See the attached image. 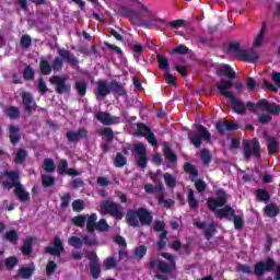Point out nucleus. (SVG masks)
Wrapping results in <instances>:
<instances>
[{
    "label": "nucleus",
    "instance_id": "32",
    "mask_svg": "<svg viewBox=\"0 0 280 280\" xmlns=\"http://www.w3.org/2000/svg\"><path fill=\"white\" fill-rule=\"evenodd\" d=\"M86 231L88 233H95L97 226V214L92 213L90 217H86Z\"/></svg>",
    "mask_w": 280,
    "mask_h": 280
},
{
    "label": "nucleus",
    "instance_id": "33",
    "mask_svg": "<svg viewBox=\"0 0 280 280\" xmlns=\"http://www.w3.org/2000/svg\"><path fill=\"white\" fill-rule=\"evenodd\" d=\"M267 150H268V154L272 155V154H277V152H279V141H277V139L267 136Z\"/></svg>",
    "mask_w": 280,
    "mask_h": 280
},
{
    "label": "nucleus",
    "instance_id": "28",
    "mask_svg": "<svg viewBox=\"0 0 280 280\" xmlns=\"http://www.w3.org/2000/svg\"><path fill=\"white\" fill-rule=\"evenodd\" d=\"M158 270L164 275H172V272L176 270V262H165L163 260H159Z\"/></svg>",
    "mask_w": 280,
    "mask_h": 280
},
{
    "label": "nucleus",
    "instance_id": "44",
    "mask_svg": "<svg viewBox=\"0 0 280 280\" xmlns=\"http://www.w3.org/2000/svg\"><path fill=\"white\" fill-rule=\"evenodd\" d=\"M156 60L160 69H162L163 71H170V61H167V58L165 56L158 54Z\"/></svg>",
    "mask_w": 280,
    "mask_h": 280
},
{
    "label": "nucleus",
    "instance_id": "24",
    "mask_svg": "<svg viewBox=\"0 0 280 280\" xmlns=\"http://www.w3.org/2000/svg\"><path fill=\"white\" fill-rule=\"evenodd\" d=\"M184 172H186V174H189V179L191 180V183L198 180V176H200V173L198 172V168H196V165L189 162L184 164Z\"/></svg>",
    "mask_w": 280,
    "mask_h": 280
},
{
    "label": "nucleus",
    "instance_id": "4",
    "mask_svg": "<svg viewBox=\"0 0 280 280\" xmlns=\"http://www.w3.org/2000/svg\"><path fill=\"white\" fill-rule=\"evenodd\" d=\"M140 10L141 12H144V16L148 18V20H139L138 21V27H144L145 30H163V25H165V20L156 16L154 12H152L148 5L140 2Z\"/></svg>",
    "mask_w": 280,
    "mask_h": 280
},
{
    "label": "nucleus",
    "instance_id": "54",
    "mask_svg": "<svg viewBox=\"0 0 280 280\" xmlns=\"http://www.w3.org/2000/svg\"><path fill=\"white\" fill-rule=\"evenodd\" d=\"M44 170L48 174H54V172H56V163L54 162L52 159H45L44 160Z\"/></svg>",
    "mask_w": 280,
    "mask_h": 280
},
{
    "label": "nucleus",
    "instance_id": "60",
    "mask_svg": "<svg viewBox=\"0 0 280 280\" xmlns=\"http://www.w3.org/2000/svg\"><path fill=\"white\" fill-rule=\"evenodd\" d=\"M174 199H165V195L162 194L158 199V205H163L164 209H170L174 205Z\"/></svg>",
    "mask_w": 280,
    "mask_h": 280
},
{
    "label": "nucleus",
    "instance_id": "39",
    "mask_svg": "<svg viewBox=\"0 0 280 280\" xmlns=\"http://www.w3.org/2000/svg\"><path fill=\"white\" fill-rule=\"evenodd\" d=\"M200 160L203 165H210L211 161H213V155L211 154V151H209L208 149H202L200 151Z\"/></svg>",
    "mask_w": 280,
    "mask_h": 280
},
{
    "label": "nucleus",
    "instance_id": "45",
    "mask_svg": "<svg viewBox=\"0 0 280 280\" xmlns=\"http://www.w3.org/2000/svg\"><path fill=\"white\" fill-rule=\"evenodd\" d=\"M74 89L80 97H84L86 95V82L85 81H77L74 83Z\"/></svg>",
    "mask_w": 280,
    "mask_h": 280
},
{
    "label": "nucleus",
    "instance_id": "37",
    "mask_svg": "<svg viewBox=\"0 0 280 280\" xmlns=\"http://www.w3.org/2000/svg\"><path fill=\"white\" fill-rule=\"evenodd\" d=\"M151 132H152V129H150V127H148L143 122H138L137 129H136V137H145Z\"/></svg>",
    "mask_w": 280,
    "mask_h": 280
},
{
    "label": "nucleus",
    "instance_id": "40",
    "mask_svg": "<svg viewBox=\"0 0 280 280\" xmlns=\"http://www.w3.org/2000/svg\"><path fill=\"white\" fill-rule=\"evenodd\" d=\"M3 240L10 242V244H19V234L16 230H10L3 235Z\"/></svg>",
    "mask_w": 280,
    "mask_h": 280
},
{
    "label": "nucleus",
    "instance_id": "7",
    "mask_svg": "<svg viewBox=\"0 0 280 280\" xmlns=\"http://www.w3.org/2000/svg\"><path fill=\"white\" fill-rule=\"evenodd\" d=\"M228 51H230V54H235L236 60H241L242 62L254 63L259 60V55L256 51L240 49V43H230L228 46Z\"/></svg>",
    "mask_w": 280,
    "mask_h": 280
},
{
    "label": "nucleus",
    "instance_id": "16",
    "mask_svg": "<svg viewBox=\"0 0 280 280\" xmlns=\"http://www.w3.org/2000/svg\"><path fill=\"white\" fill-rule=\"evenodd\" d=\"M22 103L24 106L25 113L32 115V110H36V101H34V96L30 92L22 93Z\"/></svg>",
    "mask_w": 280,
    "mask_h": 280
},
{
    "label": "nucleus",
    "instance_id": "25",
    "mask_svg": "<svg viewBox=\"0 0 280 280\" xmlns=\"http://www.w3.org/2000/svg\"><path fill=\"white\" fill-rule=\"evenodd\" d=\"M163 154L166 161H170V163H178V156L176 155V153H174V151L170 147V143L167 142H164L163 144Z\"/></svg>",
    "mask_w": 280,
    "mask_h": 280
},
{
    "label": "nucleus",
    "instance_id": "26",
    "mask_svg": "<svg viewBox=\"0 0 280 280\" xmlns=\"http://www.w3.org/2000/svg\"><path fill=\"white\" fill-rule=\"evenodd\" d=\"M96 95H98L100 97H106V95H110V85L108 86V82L106 80L97 81Z\"/></svg>",
    "mask_w": 280,
    "mask_h": 280
},
{
    "label": "nucleus",
    "instance_id": "41",
    "mask_svg": "<svg viewBox=\"0 0 280 280\" xmlns=\"http://www.w3.org/2000/svg\"><path fill=\"white\" fill-rule=\"evenodd\" d=\"M133 255H135L136 259L141 261V259H143V257H145V255H148V247L145 245L137 246L133 250Z\"/></svg>",
    "mask_w": 280,
    "mask_h": 280
},
{
    "label": "nucleus",
    "instance_id": "30",
    "mask_svg": "<svg viewBox=\"0 0 280 280\" xmlns=\"http://www.w3.org/2000/svg\"><path fill=\"white\" fill-rule=\"evenodd\" d=\"M34 250V238L33 237H27L21 248L22 255L25 257H30Z\"/></svg>",
    "mask_w": 280,
    "mask_h": 280
},
{
    "label": "nucleus",
    "instance_id": "52",
    "mask_svg": "<svg viewBox=\"0 0 280 280\" xmlns=\"http://www.w3.org/2000/svg\"><path fill=\"white\" fill-rule=\"evenodd\" d=\"M132 54H133V58L137 61L141 60V57L143 56V45H141V44H133V46H132Z\"/></svg>",
    "mask_w": 280,
    "mask_h": 280
},
{
    "label": "nucleus",
    "instance_id": "22",
    "mask_svg": "<svg viewBox=\"0 0 280 280\" xmlns=\"http://www.w3.org/2000/svg\"><path fill=\"white\" fill-rule=\"evenodd\" d=\"M9 139L12 145H16L21 141V127L11 125L9 127Z\"/></svg>",
    "mask_w": 280,
    "mask_h": 280
},
{
    "label": "nucleus",
    "instance_id": "36",
    "mask_svg": "<svg viewBox=\"0 0 280 280\" xmlns=\"http://www.w3.org/2000/svg\"><path fill=\"white\" fill-rule=\"evenodd\" d=\"M187 200L189 209H198L200 202L196 199V192L191 188L188 190Z\"/></svg>",
    "mask_w": 280,
    "mask_h": 280
},
{
    "label": "nucleus",
    "instance_id": "27",
    "mask_svg": "<svg viewBox=\"0 0 280 280\" xmlns=\"http://www.w3.org/2000/svg\"><path fill=\"white\" fill-rule=\"evenodd\" d=\"M35 271L36 267L34 264L28 267H22L18 270V277H20V279H32Z\"/></svg>",
    "mask_w": 280,
    "mask_h": 280
},
{
    "label": "nucleus",
    "instance_id": "64",
    "mask_svg": "<svg viewBox=\"0 0 280 280\" xmlns=\"http://www.w3.org/2000/svg\"><path fill=\"white\" fill-rule=\"evenodd\" d=\"M71 202V192H67L61 197L60 209H67Z\"/></svg>",
    "mask_w": 280,
    "mask_h": 280
},
{
    "label": "nucleus",
    "instance_id": "1",
    "mask_svg": "<svg viewBox=\"0 0 280 280\" xmlns=\"http://www.w3.org/2000/svg\"><path fill=\"white\" fill-rule=\"evenodd\" d=\"M215 196L217 198L209 197L207 199L208 209H210V211H215V209L223 207L215 212V215L217 218H226V220L231 222L233 220V215H235V210L230 205H226L229 201L226 190L219 188L215 191Z\"/></svg>",
    "mask_w": 280,
    "mask_h": 280
},
{
    "label": "nucleus",
    "instance_id": "48",
    "mask_svg": "<svg viewBox=\"0 0 280 280\" xmlns=\"http://www.w3.org/2000/svg\"><path fill=\"white\" fill-rule=\"evenodd\" d=\"M272 117H275V115L270 113H261L258 115V124H260L261 126H268V124L272 121Z\"/></svg>",
    "mask_w": 280,
    "mask_h": 280
},
{
    "label": "nucleus",
    "instance_id": "46",
    "mask_svg": "<svg viewBox=\"0 0 280 280\" xmlns=\"http://www.w3.org/2000/svg\"><path fill=\"white\" fill-rule=\"evenodd\" d=\"M168 242H170V240L167 238V232H166V230H164L163 232H161V234L159 236L158 250H163V248H165V246H167Z\"/></svg>",
    "mask_w": 280,
    "mask_h": 280
},
{
    "label": "nucleus",
    "instance_id": "31",
    "mask_svg": "<svg viewBox=\"0 0 280 280\" xmlns=\"http://www.w3.org/2000/svg\"><path fill=\"white\" fill-rule=\"evenodd\" d=\"M264 213L267 218H277L279 215V206L277 203H269L265 206Z\"/></svg>",
    "mask_w": 280,
    "mask_h": 280
},
{
    "label": "nucleus",
    "instance_id": "35",
    "mask_svg": "<svg viewBox=\"0 0 280 280\" xmlns=\"http://www.w3.org/2000/svg\"><path fill=\"white\" fill-rule=\"evenodd\" d=\"M3 174L8 178L4 183H21V173L19 171H4Z\"/></svg>",
    "mask_w": 280,
    "mask_h": 280
},
{
    "label": "nucleus",
    "instance_id": "56",
    "mask_svg": "<svg viewBox=\"0 0 280 280\" xmlns=\"http://www.w3.org/2000/svg\"><path fill=\"white\" fill-rule=\"evenodd\" d=\"M42 185L43 187H54L56 185V178L49 175H42Z\"/></svg>",
    "mask_w": 280,
    "mask_h": 280
},
{
    "label": "nucleus",
    "instance_id": "9",
    "mask_svg": "<svg viewBox=\"0 0 280 280\" xmlns=\"http://www.w3.org/2000/svg\"><path fill=\"white\" fill-rule=\"evenodd\" d=\"M101 212L104 215H112L116 220H124V212H121V206L115 201L105 200L101 203Z\"/></svg>",
    "mask_w": 280,
    "mask_h": 280
},
{
    "label": "nucleus",
    "instance_id": "55",
    "mask_svg": "<svg viewBox=\"0 0 280 280\" xmlns=\"http://www.w3.org/2000/svg\"><path fill=\"white\" fill-rule=\"evenodd\" d=\"M20 46L22 49H30V47H32V36H30V34L22 35Z\"/></svg>",
    "mask_w": 280,
    "mask_h": 280
},
{
    "label": "nucleus",
    "instance_id": "19",
    "mask_svg": "<svg viewBox=\"0 0 280 280\" xmlns=\"http://www.w3.org/2000/svg\"><path fill=\"white\" fill-rule=\"evenodd\" d=\"M58 55L60 56V58L66 60L68 65H70V67H75V65L80 63V60L77 59L75 55H73L71 50L60 48L58 49Z\"/></svg>",
    "mask_w": 280,
    "mask_h": 280
},
{
    "label": "nucleus",
    "instance_id": "53",
    "mask_svg": "<svg viewBox=\"0 0 280 280\" xmlns=\"http://www.w3.org/2000/svg\"><path fill=\"white\" fill-rule=\"evenodd\" d=\"M165 185L170 188V189H174V187H176V178L174 177V175H172L171 173H165L163 175Z\"/></svg>",
    "mask_w": 280,
    "mask_h": 280
},
{
    "label": "nucleus",
    "instance_id": "8",
    "mask_svg": "<svg viewBox=\"0 0 280 280\" xmlns=\"http://www.w3.org/2000/svg\"><path fill=\"white\" fill-rule=\"evenodd\" d=\"M243 152L247 163L250 161L253 154L255 159H261V144H259V140L257 138H254L252 140V147H250V141L244 140Z\"/></svg>",
    "mask_w": 280,
    "mask_h": 280
},
{
    "label": "nucleus",
    "instance_id": "49",
    "mask_svg": "<svg viewBox=\"0 0 280 280\" xmlns=\"http://www.w3.org/2000/svg\"><path fill=\"white\" fill-rule=\"evenodd\" d=\"M51 65H49V61L42 59L39 62V70L42 75H49L51 73Z\"/></svg>",
    "mask_w": 280,
    "mask_h": 280
},
{
    "label": "nucleus",
    "instance_id": "58",
    "mask_svg": "<svg viewBox=\"0 0 280 280\" xmlns=\"http://www.w3.org/2000/svg\"><path fill=\"white\" fill-rule=\"evenodd\" d=\"M68 170H69V162L67 160H60L57 166V172L60 174V176H63V174H67Z\"/></svg>",
    "mask_w": 280,
    "mask_h": 280
},
{
    "label": "nucleus",
    "instance_id": "3",
    "mask_svg": "<svg viewBox=\"0 0 280 280\" xmlns=\"http://www.w3.org/2000/svg\"><path fill=\"white\" fill-rule=\"evenodd\" d=\"M275 270V278L268 277L266 280H280V264L272 257H267L265 260H259L254 266V275L256 277H264L266 272H272Z\"/></svg>",
    "mask_w": 280,
    "mask_h": 280
},
{
    "label": "nucleus",
    "instance_id": "63",
    "mask_svg": "<svg viewBox=\"0 0 280 280\" xmlns=\"http://www.w3.org/2000/svg\"><path fill=\"white\" fill-rule=\"evenodd\" d=\"M34 75H35V72L32 66H26L23 72L24 80L26 81L34 80Z\"/></svg>",
    "mask_w": 280,
    "mask_h": 280
},
{
    "label": "nucleus",
    "instance_id": "57",
    "mask_svg": "<svg viewBox=\"0 0 280 280\" xmlns=\"http://www.w3.org/2000/svg\"><path fill=\"white\" fill-rule=\"evenodd\" d=\"M68 244H69V246H72V248H82L83 241H82V238H80L78 236H71L68 240Z\"/></svg>",
    "mask_w": 280,
    "mask_h": 280
},
{
    "label": "nucleus",
    "instance_id": "59",
    "mask_svg": "<svg viewBox=\"0 0 280 280\" xmlns=\"http://www.w3.org/2000/svg\"><path fill=\"white\" fill-rule=\"evenodd\" d=\"M110 229V225L106 222V219H100V221L96 223L95 231H98L100 233H104Z\"/></svg>",
    "mask_w": 280,
    "mask_h": 280
},
{
    "label": "nucleus",
    "instance_id": "17",
    "mask_svg": "<svg viewBox=\"0 0 280 280\" xmlns=\"http://www.w3.org/2000/svg\"><path fill=\"white\" fill-rule=\"evenodd\" d=\"M217 89L221 95H224L226 100L230 97H233V92H231V89H233V81L231 80H222L220 83L217 84Z\"/></svg>",
    "mask_w": 280,
    "mask_h": 280
},
{
    "label": "nucleus",
    "instance_id": "29",
    "mask_svg": "<svg viewBox=\"0 0 280 280\" xmlns=\"http://www.w3.org/2000/svg\"><path fill=\"white\" fill-rule=\"evenodd\" d=\"M4 115L12 121H16L21 119V109L16 106H10L4 110Z\"/></svg>",
    "mask_w": 280,
    "mask_h": 280
},
{
    "label": "nucleus",
    "instance_id": "6",
    "mask_svg": "<svg viewBox=\"0 0 280 280\" xmlns=\"http://www.w3.org/2000/svg\"><path fill=\"white\" fill-rule=\"evenodd\" d=\"M245 108H248L250 113H255L259 108L262 113H270L273 117H279L280 115V105L270 103L266 98H260L257 103L247 102Z\"/></svg>",
    "mask_w": 280,
    "mask_h": 280
},
{
    "label": "nucleus",
    "instance_id": "34",
    "mask_svg": "<svg viewBox=\"0 0 280 280\" xmlns=\"http://www.w3.org/2000/svg\"><path fill=\"white\" fill-rule=\"evenodd\" d=\"M218 233V230L215 229V221H212L206 226L203 235L205 238L209 242L213 240V236Z\"/></svg>",
    "mask_w": 280,
    "mask_h": 280
},
{
    "label": "nucleus",
    "instance_id": "47",
    "mask_svg": "<svg viewBox=\"0 0 280 280\" xmlns=\"http://www.w3.org/2000/svg\"><path fill=\"white\" fill-rule=\"evenodd\" d=\"M256 198L260 202H268L270 200V192L265 188H260L256 191Z\"/></svg>",
    "mask_w": 280,
    "mask_h": 280
},
{
    "label": "nucleus",
    "instance_id": "21",
    "mask_svg": "<svg viewBox=\"0 0 280 280\" xmlns=\"http://www.w3.org/2000/svg\"><path fill=\"white\" fill-rule=\"evenodd\" d=\"M228 100H230L234 113H236L237 115H244L246 113V104L237 100L235 97V94H232V96H230Z\"/></svg>",
    "mask_w": 280,
    "mask_h": 280
},
{
    "label": "nucleus",
    "instance_id": "18",
    "mask_svg": "<svg viewBox=\"0 0 280 280\" xmlns=\"http://www.w3.org/2000/svg\"><path fill=\"white\" fill-rule=\"evenodd\" d=\"M217 75L219 78H229V80H235L237 78V72L233 70V68L230 65H222L217 69Z\"/></svg>",
    "mask_w": 280,
    "mask_h": 280
},
{
    "label": "nucleus",
    "instance_id": "23",
    "mask_svg": "<svg viewBox=\"0 0 280 280\" xmlns=\"http://www.w3.org/2000/svg\"><path fill=\"white\" fill-rule=\"evenodd\" d=\"M125 86H126V83H121L118 81L110 82V91L119 95V97H126V95H128V91H126Z\"/></svg>",
    "mask_w": 280,
    "mask_h": 280
},
{
    "label": "nucleus",
    "instance_id": "20",
    "mask_svg": "<svg viewBox=\"0 0 280 280\" xmlns=\"http://www.w3.org/2000/svg\"><path fill=\"white\" fill-rule=\"evenodd\" d=\"M120 16H124L125 19H128L132 25L139 24V15L136 11L128 9L127 7L120 8Z\"/></svg>",
    "mask_w": 280,
    "mask_h": 280
},
{
    "label": "nucleus",
    "instance_id": "2",
    "mask_svg": "<svg viewBox=\"0 0 280 280\" xmlns=\"http://www.w3.org/2000/svg\"><path fill=\"white\" fill-rule=\"evenodd\" d=\"M153 220L154 217L152 213L143 207L138 208V211L132 209L127 210L126 222L129 226H133V229L139 226V222L142 226H150Z\"/></svg>",
    "mask_w": 280,
    "mask_h": 280
},
{
    "label": "nucleus",
    "instance_id": "38",
    "mask_svg": "<svg viewBox=\"0 0 280 280\" xmlns=\"http://www.w3.org/2000/svg\"><path fill=\"white\" fill-rule=\"evenodd\" d=\"M100 137H106L107 143H113L115 139V132H113V129L110 127H106L98 131Z\"/></svg>",
    "mask_w": 280,
    "mask_h": 280
},
{
    "label": "nucleus",
    "instance_id": "13",
    "mask_svg": "<svg viewBox=\"0 0 280 280\" xmlns=\"http://www.w3.org/2000/svg\"><path fill=\"white\" fill-rule=\"evenodd\" d=\"M66 139L68 143H78L80 139H89V130L84 127L79 128L78 131L68 130Z\"/></svg>",
    "mask_w": 280,
    "mask_h": 280
},
{
    "label": "nucleus",
    "instance_id": "42",
    "mask_svg": "<svg viewBox=\"0 0 280 280\" xmlns=\"http://www.w3.org/2000/svg\"><path fill=\"white\" fill-rule=\"evenodd\" d=\"M115 167H124L128 165V159L124 156V153L117 152L116 158L114 160Z\"/></svg>",
    "mask_w": 280,
    "mask_h": 280
},
{
    "label": "nucleus",
    "instance_id": "51",
    "mask_svg": "<svg viewBox=\"0 0 280 280\" xmlns=\"http://www.w3.org/2000/svg\"><path fill=\"white\" fill-rule=\"evenodd\" d=\"M85 208L86 203H84V200L82 199H75L72 202V211H74L75 213H81V211H84Z\"/></svg>",
    "mask_w": 280,
    "mask_h": 280
},
{
    "label": "nucleus",
    "instance_id": "62",
    "mask_svg": "<svg viewBox=\"0 0 280 280\" xmlns=\"http://www.w3.org/2000/svg\"><path fill=\"white\" fill-rule=\"evenodd\" d=\"M25 159H27V151L25 149H20L15 155V163L23 164L25 163Z\"/></svg>",
    "mask_w": 280,
    "mask_h": 280
},
{
    "label": "nucleus",
    "instance_id": "14",
    "mask_svg": "<svg viewBox=\"0 0 280 280\" xmlns=\"http://www.w3.org/2000/svg\"><path fill=\"white\" fill-rule=\"evenodd\" d=\"M45 253L54 257H61L62 253H65V243L57 236L54 238L52 246L45 247Z\"/></svg>",
    "mask_w": 280,
    "mask_h": 280
},
{
    "label": "nucleus",
    "instance_id": "11",
    "mask_svg": "<svg viewBox=\"0 0 280 280\" xmlns=\"http://www.w3.org/2000/svg\"><path fill=\"white\" fill-rule=\"evenodd\" d=\"M49 82L55 86V91L58 95L71 93V85L67 84V79L60 75H52L50 77Z\"/></svg>",
    "mask_w": 280,
    "mask_h": 280
},
{
    "label": "nucleus",
    "instance_id": "61",
    "mask_svg": "<svg viewBox=\"0 0 280 280\" xmlns=\"http://www.w3.org/2000/svg\"><path fill=\"white\" fill-rule=\"evenodd\" d=\"M232 220L234 222V229H236V231H242V229H244V219L242 217L234 213Z\"/></svg>",
    "mask_w": 280,
    "mask_h": 280
},
{
    "label": "nucleus",
    "instance_id": "15",
    "mask_svg": "<svg viewBox=\"0 0 280 280\" xmlns=\"http://www.w3.org/2000/svg\"><path fill=\"white\" fill-rule=\"evenodd\" d=\"M95 119L103 124V126H113L115 124H119V120H117V117H113L109 113L107 112H97L94 115Z\"/></svg>",
    "mask_w": 280,
    "mask_h": 280
},
{
    "label": "nucleus",
    "instance_id": "12",
    "mask_svg": "<svg viewBox=\"0 0 280 280\" xmlns=\"http://www.w3.org/2000/svg\"><path fill=\"white\" fill-rule=\"evenodd\" d=\"M86 257L90 261V273L93 279H98L102 276V265L95 253H88Z\"/></svg>",
    "mask_w": 280,
    "mask_h": 280
},
{
    "label": "nucleus",
    "instance_id": "43",
    "mask_svg": "<svg viewBox=\"0 0 280 280\" xmlns=\"http://www.w3.org/2000/svg\"><path fill=\"white\" fill-rule=\"evenodd\" d=\"M264 36H266V22L262 23V26L254 40V47H261V43H264Z\"/></svg>",
    "mask_w": 280,
    "mask_h": 280
},
{
    "label": "nucleus",
    "instance_id": "10",
    "mask_svg": "<svg viewBox=\"0 0 280 280\" xmlns=\"http://www.w3.org/2000/svg\"><path fill=\"white\" fill-rule=\"evenodd\" d=\"M4 189H13V194L20 200V202L30 201V192L26 191L25 186L21 182H2Z\"/></svg>",
    "mask_w": 280,
    "mask_h": 280
},
{
    "label": "nucleus",
    "instance_id": "50",
    "mask_svg": "<svg viewBox=\"0 0 280 280\" xmlns=\"http://www.w3.org/2000/svg\"><path fill=\"white\" fill-rule=\"evenodd\" d=\"M72 224L78 226L79 229H84V224H86V215L79 214L72 219Z\"/></svg>",
    "mask_w": 280,
    "mask_h": 280
},
{
    "label": "nucleus",
    "instance_id": "5",
    "mask_svg": "<svg viewBox=\"0 0 280 280\" xmlns=\"http://www.w3.org/2000/svg\"><path fill=\"white\" fill-rule=\"evenodd\" d=\"M187 135L189 143L196 149L202 147V141L211 143V132L202 125H198L196 130L188 129Z\"/></svg>",
    "mask_w": 280,
    "mask_h": 280
}]
</instances>
